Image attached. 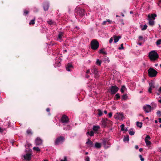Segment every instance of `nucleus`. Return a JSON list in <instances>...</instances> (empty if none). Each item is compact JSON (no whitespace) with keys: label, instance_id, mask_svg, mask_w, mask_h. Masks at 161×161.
Returning <instances> with one entry per match:
<instances>
[{"label":"nucleus","instance_id":"f257e3e1","mask_svg":"<svg viewBox=\"0 0 161 161\" xmlns=\"http://www.w3.org/2000/svg\"><path fill=\"white\" fill-rule=\"evenodd\" d=\"M148 57L151 61H154L158 60L159 55L155 51L153 50L149 53Z\"/></svg>","mask_w":161,"mask_h":161},{"label":"nucleus","instance_id":"f03ea898","mask_svg":"<svg viewBox=\"0 0 161 161\" xmlns=\"http://www.w3.org/2000/svg\"><path fill=\"white\" fill-rule=\"evenodd\" d=\"M148 73L149 77H154L157 75L158 72L153 68H150L148 70Z\"/></svg>","mask_w":161,"mask_h":161},{"label":"nucleus","instance_id":"7ed1b4c3","mask_svg":"<svg viewBox=\"0 0 161 161\" xmlns=\"http://www.w3.org/2000/svg\"><path fill=\"white\" fill-rule=\"evenodd\" d=\"M98 42L95 40L92 41L91 43V47L93 50L97 49L99 47Z\"/></svg>","mask_w":161,"mask_h":161},{"label":"nucleus","instance_id":"20e7f679","mask_svg":"<svg viewBox=\"0 0 161 161\" xmlns=\"http://www.w3.org/2000/svg\"><path fill=\"white\" fill-rule=\"evenodd\" d=\"M64 139L65 138L63 136H61L56 139L55 144L56 145L62 144L64 142Z\"/></svg>","mask_w":161,"mask_h":161},{"label":"nucleus","instance_id":"39448f33","mask_svg":"<svg viewBox=\"0 0 161 161\" xmlns=\"http://www.w3.org/2000/svg\"><path fill=\"white\" fill-rule=\"evenodd\" d=\"M91 71L92 73H91V75H92H92L94 74L95 77L96 78H97L99 77L98 72L96 67L95 66L93 67V68L92 69Z\"/></svg>","mask_w":161,"mask_h":161},{"label":"nucleus","instance_id":"423d86ee","mask_svg":"<svg viewBox=\"0 0 161 161\" xmlns=\"http://www.w3.org/2000/svg\"><path fill=\"white\" fill-rule=\"evenodd\" d=\"M114 118L115 119L122 120L124 118L123 114L122 113H117L114 115Z\"/></svg>","mask_w":161,"mask_h":161},{"label":"nucleus","instance_id":"0eeeda50","mask_svg":"<svg viewBox=\"0 0 161 161\" xmlns=\"http://www.w3.org/2000/svg\"><path fill=\"white\" fill-rule=\"evenodd\" d=\"M61 121L64 125L65 124L68 123L69 121L68 117L66 115H63L61 118Z\"/></svg>","mask_w":161,"mask_h":161},{"label":"nucleus","instance_id":"6e6552de","mask_svg":"<svg viewBox=\"0 0 161 161\" xmlns=\"http://www.w3.org/2000/svg\"><path fill=\"white\" fill-rule=\"evenodd\" d=\"M111 93L115 94L118 90L119 88L115 86H112L110 88Z\"/></svg>","mask_w":161,"mask_h":161},{"label":"nucleus","instance_id":"1a4fd4ad","mask_svg":"<svg viewBox=\"0 0 161 161\" xmlns=\"http://www.w3.org/2000/svg\"><path fill=\"white\" fill-rule=\"evenodd\" d=\"M143 109L146 113H148L150 112L151 110V107L149 105H146L143 107Z\"/></svg>","mask_w":161,"mask_h":161},{"label":"nucleus","instance_id":"9d476101","mask_svg":"<svg viewBox=\"0 0 161 161\" xmlns=\"http://www.w3.org/2000/svg\"><path fill=\"white\" fill-rule=\"evenodd\" d=\"M149 87L148 90V92L150 93H152V90L154 88V84L153 82H152L149 83Z\"/></svg>","mask_w":161,"mask_h":161},{"label":"nucleus","instance_id":"9b49d317","mask_svg":"<svg viewBox=\"0 0 161 161\" xmlns=\"http://www.w3.org/2000/svg\"><path fill=\"white\" fill-rule=\"evenodd\" d=\"M43 7L45 11H47L49 7V4L48 2H45L43 5Z\"/></svg>","mask_w":161,"mask_h":161},{"label":"nucleus","instance_id":"f8f14e48","mask_svg":"<svg viewBox=\"0 0 161 161\" xmlns=\"http://www.w3.org/2000/svg\"><path fill=\"white\" fill-rule=\"evenodd\" d=\"M148 20L149 21L148 23L151 26L153 25L154 24V20H153L151 18L150 15H148Z\"/></svg>","mask_w":161,"mask_h":161},{"label":"nucleus","instance_id":"ddd939ff","mask_svg":"<svg viewBox=\"0 0 161 161\" xmlns=\"http://www.w3.org/2000/svg\"><path fill=\"white\" fill-rule=\"evenodd\" d=\"M24 159L27 160H30L31 158V154L30 153H27L24 155Z\"/></svg>","mask_w":161,"mask_h":161},{"label":"nucleus","instance_id":"4468645a","mask_svg":"<svg viewBox=\"0 0 161 161\" xmlns=\"http://www.w3.org/2000/svg\"><path fill=\"white\" fill-rule=\"evenodd\" d=\"M66 68L68 71H71L72 69L73 68V66L71 64L69 63L66 66Z\"/></svg>","mask_w":161,"mask_h":161},{"label":"nucleus","instance_id":"2eb2a0df","mask_svg":"<svg viewBox=\"0 0 161 161\" xmlns=\"http://www.w3.org/2000/svg\"><path fill=\"white\" fill-rule=\"evenodd\" d=\"M63 35V33L62 32H60L59 33L58 37L57 38V40L60 42L62 41V37Z\"/></svg>","mask_w":161,"mask_h":161},{"label":"nucleus","instance_id":"dca6fc26","mask_svg":"<svg viewBox=\"0 0 161 161\" xmlns=\"http://www.w3.org/2000/svg\"><path fill=\"white\" fill-rule=\"evenodd\" d=\"M108 121V119L107 118H106L102 120L101 121V123L103 127H105L106 126L107 121Z\"/></svg>","mask_w":161,"mask_h":161},{"label":"nucleus","instance_id":"f3484780","mask_svg":"<svg viewBox=\"0 0 161 161\" xmlns=\"http://www.w3.org/2000/svg\"><path fill=\"white\" fill-rule=\"evenodd\" d=\"M103 144L104 145V147L105 148H107L109 147L110 144L109 142H106V141L104 140L103 142Z\"/></svg>","mask_w":161,"mask_h":161},{"label":"nucleus","instance_id":"a211bd4d","mask_svg":"<svg viewBox=\"0 0 161 161\" xmlns=\"http://www.w3.org/2000/svg\"><path fill=\"white\" fill-rule=\"evenodd\" d=\"M35 142L36 145H40L42 143V141L40 138H37L35 140Z\"/></svg>","mask_w":161,"mask_h":161},{"label":"nucleus","instance_id":"6ab92c4d","mask_svg":"<svg viewBox=\"0 0 161 161\" xmlns=\"http://www.w3.org/2000/svg\"><path fill=\"white\" fill-rule=\"evenodd\" d=\"M112 23V21L110 19H107L106 21H103L102 23V25H108V24H111Z\"/></svg>","mask_w":161,"mask_h":161},{"label":"nucleus","instance_id":"aec40b11","mask_svg":"<svg viewBox=\"0 0 161 161\" xmlns=\"http://www.w3.org/2000/svg\"><path fill=\"white\" fill-rule=\"evenodd\" d=\"M114 42L115 43H116L117 42L119 39H120L121 38V37L120 36H114Z\"/></svg>","mask_w":161,"mask_h":161},{"label":"nucleus","instance_id":"412c9836","mask_svg":"<svg viewBox=\"0 0 161 161\" xmlns=\"http://www.w3.org/2000/svg\"><path fill=\"white\" fill-rule=\"evenodd\" d=\"M86 144L92 147L93 145V143L92 142L88 139V141L86 143Z\"/></svg>","mask_w":161,"mask_h":161},{"label":"nucleus","instance_id":"4be33fe9","mask_svg":"<svg viewBox=\"0 0 161 161\" xmlns=\"http://www.w3.org/2000/svg\"><path fill=\"white\" fill-rule=\"evenodd\" d=\"M47 23L50 25H56V23L55 22L53 21L52 20L50 19L49 20L47 21Z\"/></svg>","mask_w":161,"mask_h":161},{"label":"nucleus","instance_id":"5701e85b","mask_svg":"<svg viewBox=\"0 0 161 161\" xmlns=\"http://www.w3.org/2000/svg\"><path fill=\"white\" fill-rule=\"evenodd\" d=\"M102 61L99 59H97L96 62V64L99 66H100L102 63Z\"/></svg>","mask_w":161,"mask_h":161},{"label":"nucleus","instance_id":"b1692460","mask_svg":"<svg viewBox=\"0 0 161 161\" xmlns=\"http://www.w3.org/2000/svg\"><path fill=\"white\" fill-rule=\"evenodd\" d=\"M100 127L99 126H94L93 127V130L95 131H97L99 129Z\"/></svg>","mask_w":161,"mask_h":161},{"label":"nucleus","instance_id":"393cba45","mask_svg":"<svg viewBox=\"0 0 161 161\" xmlns=\"http://www.w3.org/2000/svg\"><path fill=\"white\" fill-rule=\"evenodd\" d=\"M129 141V136L128 135H127L125 136L123 139V141L124 142H128Z\"/></svg>","mask_w":161,"mask_h":161},{"label":"nucleus","instance_id":"a878e982","mask_svg":"<svg viewBox=\"0 0 161 161\" xmlns=\"http://www.w3.org/2000/svg\"><path fill=\"white\" fill-rule=\"evenodd\" d=\"M95 147L97 148H100L101 147V144L99 143L96 142L95 144Z\"/></svg>","mask_w":161,"mask_h":161},{"label":"nucleus","instance_id":"bb28decb","mask_svg":"<svg viewBox=\"0 0 161 161\" xmlns=\"http://www.w3.org/2000/svg\"><path fill=\"white\" fill-rule=\"evenodd\" d=\"M157 15L155 14H152L150 15L151 18L152 19H153V20H154L155 19V18L156 17Z\"/></svg>","mask_w":161,"mask_h":161},{"label":"nucleus","instance_id":"cd10ccee","mask_svg":"<svg viewBox=\"0 0 161 161\" xmlns=\"http://www.w3.org/2000/svg\"><path fill=\"white\" fill-rule=\"evenodd\" d=\"M99 53L104 54H106L107 53L104 51V49H101L99 50Z\"/></svg>","mask_w":161,"mask_h":161},{"label":"nucleus","instance_id":"c85d7f7f","mask_svg":"<svg viewBox=\"0 0 161 161\" xmlns=\"http://www.w3.org/2000/svg\"><path fill=\"white\" fill-rule=\"evenodd\" d=\"M136 125L137 126L140 128H141L142 126V123L139 122H136Z\"/></svg>","mask_w":161,"mask_h":161},{"label":"nucleus","instance_id":"c756f323","mask_svg":"<svg viewBox=\"0 0 161 161\" xmlns=\"http://www.w3.org/2000/svg\"><path fill=\"white\" fill-rule=\"evenodd\" d=\"M156 44L157 46H158L161 45V39L158 40L156 42Z\"/></svg>","mask_w":161,"mask_h":161},{"label":"nucleus","instance_id":"7c9ffc66","mask_svg":"<svg viewBox=\"0 0 161 161\" xmlns=\"http://www.w3.org/2000/svg\"><path fill=\"white\" fill-rule=\"evenodd\" d=\"M145 141L147 146H148L151 144V143L150 141L148 140H145Z\"/></svg>","mask_w":161,"mask_h":161},{"label":"nucleus","instance_id":"2f4dec72","mask_svg":"<svg viewBox=\"0 0 161 161\" xmlns=\"http://www.w3.org/2000/svg\"><path fill=\"white\" fill-rule=\"evenodd\" d=\"M87 134H89L91 136H92L94 135V132L93 131H91L90 132H87Z\"/></svg>","mask_w":161,"mask_h":161},{"label":"nucleus","instance_id":"473e14b6","mask_svg":"<svg viewBox=\"0 0 161 161\" xmlns=\"http://www.w3.org/2000/svg\"><path fill=\"white\" fill-rule=\"evenodd\" d=\"M27 133L29 135H31L32 134V133L31 132V129H28L27 130Z\"/></svg>","mask_w":161,"mask_h":161},{"label":"nucleus","instance_id":"72a5a7b5","mask_svg":"<svg viewBox=\"0 0 161 161\" xmlns=\"http://www.w3.org/2000/svg\"><path fill=\"white\" fill-rule=\"evenodd\" d=\"M97 111L98 112V114L99 116H101L103 115V112L101 110L99 109Z\"/></svg>","mask_w":161,"mask_h":161},{"label":"nucleus","instance_id":"f704fd0d","mask_svg":"<svg viewBox=\"0 0 161 161\" xmlns=\"http://www.w3.org/2000/svg\"><path fill=\"white\" fill-rule=\"evenodd\" d=\"M63 129L64 130L66 129L69 130L71 129V127L70 125H67V127H64Z\"/></svg>","mask_w":161,"mask_h":161},{"label":"nucleus","instance_id":"c9c22d12","mask_svg":"<svg viewBox=\"0 0 161 161\" xmlns=\"http://www.w3.org/2000/svg\"><path fill=\"white\" fill-rule=\"evenodd\" d=\"M147 25H143V27L142 28V31H144L145 30H146L147 28Z\"/></svg>","mask_w":161,"mask_h":161},{"label":"nucleus","instance_id":"e433bc0d","mask_svg":"<svg viewBox=\"0 0 161 161\" xmlns=\"http://www.w3.org/2000/svg\"><path fill=\"white\" fill-rule=\"evenodd\" d=\"M35 19H34L32 20H31L29 24L30 25L31 24H35Z\"/></svg>","mask_w":161,"mask_h":161},{"label":"nucleus","instance_id":"4c0bfd02","mask_svg":"<svg viewBox=\"0 0 161 161\" xmlns=\"http://www.w3.org/2000/svg\"><path fill=\"white\" fill-rule=\"evenodd\" d=\"M134 133H135L134 131L132 130H130L129 131V134L131 136L134 135Z\"/></svg>","mask_w":161,"mask_h":161},{"label":"nucleus","instance_id":"58836bf2","mask_svg":"<svg viewBox=\"0 0 161 161\" xmlns=\"http://www.w3.org/2000/svg\"><path fill=\"white\" fill-rule=\"evenodd\" d=\"M33 150H36L37 151H40V149L38 147H34L33 148Z\"/></svg>","mask_w":161,"mask_h":161},{"label":"nucleus","instance_id":"ea45409f","mask_svg":"<svg viewBox=\"0 0 161 161\" xmlns=\"http://www.w3.org/2000/svg\"><path fill=\"white\" fill-rule=\"evenodd\" d=\"M125 87L124 86H122L120 90V91L122 93H123L124 92V89H125Z\"/></svg>","mask_w":161,"mask_h":161},{"label":"nucleus","instance_id":"a19ab883","mask_svg":"<svg viewBox=\"0 0 161 161\" xmlns=\"http://www.w3.org/2000/svg\"><path fill=\"white\" fill-rule=\"evenodd\" d=\"M115 97L117 100H118L120 97V96L119 94L118 93L116 94L115 95Z\"/></svg>","mask_w":161,"mask_h":161},{"label":"nucleus","instance_id":"79ce46f5","mask_svg":"<svg viewBox=\"0 0 161 161\" xmlns=\"http://www.w3.org/2000/svg\"><path fill=\"white\" fill-rule=\"evenodd\" d=\"M124 49V47H123V44H121L120 45V47H119V50H123Z\"/></svg>","mask_w":161,"mask_h":161},{"label":"nucleus","instance_id":"37998d69","mask_svg":"<svg viewBox=\"0 0 161 161\" xmlns=\"http://www.w3.org/2000/svg\"><path fill=\"white\" fill-rule=\"evenodd\" d=\"M124 126H125V125H124L123 124H122L120 125V128H121V130H122V131L124 130Z\"/></svg>","mask_w":161,"mask_h":161},{"label":"nucleus","instance_id":"c03bdc74","mask_svg":"<svg viewBox=\"0 0 161 161\" xmlns=\"http://www.w3.org/2000/svg\"><path fill=\"white\" fill-rule=\"evenodd\" d=\"M157 114L158 115V117H160L161 116V111H158L157 112Z\"/></svg>","mask_w":161,"mask_h":161},{"label":"nucleus","instance_id":"a18cd8bd","mask_svg":"<svg viewBox=\"0 0 161 161\" xmlns=\"http://www.w3.org/2000/svg\"><path fill=\"white\" fill-rule=\"evenodd\" d=\"M150 139L151 138L150 137V136L148 135H147L145 139V140H150Z\"/></svg>","mask_w":161,"mask_h":161},{"label":"nucleus","instance_id":"49530a36","mask_svg":"<svg viewBox=\"0 0 161 161\" xmlns=\"http://www.w3.org/2000/svg\"><path fill=\"white\" fill-rule=\"evenodd\" d=\"M29 13V12L27 10H25L24 11V15H26L27 14Z\"/></svg>","mask_w":161,"mask_h":161},{"label":"nucleus","instance_id":"de8ad7c7","mask_svg":"<svg viewBox=\"0 0 161 161\" xmlns=\"http://www.w3.org/2000/svg\"><path fill=\"white\" fill-rule=\"evenodd\" d=\"M139 157L140 158V160L141 161H144V158L142 157V156L141 155H139Z\"/></svg>","mask_w":161,"mask_h":161},{"label":"nucleus","instance_id":"09e8293b","mask_svg":"<svg viewBox=\"0 0 161 161\" xmlns=\"http://www.w3.org/2000/svg\"><path fill=\"white\" fill-rule=\"evenodd\" d=\"M85 161H90V158L88 156H86L85 157Z\"/></svg>","mask_w":161,"mask_h":161},{"label":"nucleus","instance_id":"8fccbe9b","mask_svg":"<svg viewBox=\"0 0 161 161\" xmlns=\"http://www.w3.org/2000/svg\"><path fill=\"white\" fill-rule=\"evenodd\" d=\"M108 116L109 117L111 118L112 116V113L111 112L109 113L108 114Z\"/></svg>","mask_w":161,"mask_h":161},{"label":"nucleus","instance_id":"3c124183","mask_svg":"<svg viewBox=\"0 0 161 161\" xmlns=\"http://www.w3.org/2000/svg\"><path fill=\"white\" fill-rule=\"evenodd\" d=\"M113 41V39L112 38H111L109 40V42L111 43Z\"/></svg>","mask_w":161,"mask_h":161},{"label":"nucleus","instance_id":"603ef678","mask_svg":"<svg viewBox=\"0 0 161 161\" xmlns=\"http://www.w3.org/2000/svg\"><path fill=\"white\" fill-rule=\"evenodd\" d=\"M67 161V158H66V157H64V159H61V161Z\"/></svg>","mask_w":161,"mask_h":161},{"label":"nucleus","instance_id":"864d4df0","mask_svg":"<svg viewBox=\"0 0 161 161\" xmlns=\"http://www.w3.org/2000/svg\"><path fill=\"white\" fill-rule=\"evenodd\" d=\"M90 72V69L87 70L86 73L87 74H88Z\"/></svg>","mask_w":161,"mask_h":161},{"label":"nucleus","instance_id":"5fc2aeb1","mask_svg":"<svg viewBox=\"0 0 161 161\" xmlns=\"http://www.w3.org/2000/svg\"><path fill=\"white\" fill-rule=\"evenodd\" d=\"M126 96V95H123L122 96V98L123 99H126V98H125Z\"/></svg>","mask_w":161,"mask_h":161},{"label":"nucleus","instance_id":"6e6d98bb","mask_svg":"<svg viewBox=\"0 0 161 161\" xmlns=\"http://www.w3.org/2000/svg\"><path fill=\"white\" fill-rule=\"evenodd\" d=\"M139 39L140 40H142L143 39V37L142 36H140L139 37Z\"/></svg>","mask_w":161,"mask_h":161},{"label":"nucleus","instance_id":"4d7b16f0","mask_svg":"<svg viewBox=\"0 0 161 161\" xmlns=\"http://www.w3.org/2000/svg\"><path fill=\"white\" fill-rule=\"evenodd\" d=\"M158 91L159 92L161 93V86L159 88Z\"/></svg>","mask_w":161,"mask_h":161},{"label":"nucleus","instance_id":"13d9d810","mask_svg":"<svg viewBox=\"0 0 161 161\" xmlns=\"http://www.w3.org/2000/svg\"><path fill=\"white\" fill-rule=\"evenodd\" d=\"M135 148L136 149H138L139 148V147L138 146V145H136L135 146Z\"/></svg>","mask_w":161,"mask_h":161},{"label":"nucleus","instance_id":"bf43d9fd","mask_svg":"<svg viewBox=\"0 0 161 161\" xmlns=\"http://www.w3.org/2000/svg\"><path fill=\"white\" fill-rule=\"evenodd\" d=\"M46 111L48 112H49L50 111V109L48 108H47L46 109Z\"/></svg>","mask_w":161,"mask_h":161},{"label":"nucleus","instance_id":"052dcab7","mask_svg":"<svg viewBox=\"0 0 161 161\" xmlns=\"http://www.w3.org/2000/svg\"><path fill=\"white\" fill-rule=\"evenodd\" d=\"M143 150V149L142 148H140L139 149V151L140 152H141Z\"/></svg>","mask_w":161,"mask_h":161},{"label":"nucleus","instance_id":"680f3d73","mask_svg":"<svg viewBox=\"0 0 161 161\" xmlns=\"http://www.w3.org/2000/svg\"><path fill=\"white\" fill-rule=\"evenodd\" d=\"M158 121H159V122L160 123H161V118H159L158 119Z\"/></svg>","mask_w":161,"mask_h":161},{"label":"nucleus","instance_id":"e2e57ef3","mask_svg":"<svg viewBox=\"0 0 161 161\" xmlns=\"http://www.w3.org/2000/svg\"><path fill=\"white\" fill-rule=\"evenodd\" d=\"M82 12H83V13H82V14L81 15H84V10H82Z\"/></svg>","mask_w":161,"mask_h":161},{"label":"nucleus","instance_id":"0e129e2a","mask_svg":"<svg viewBox=\"0 0 161 161\" xmlns=\"http://www.w3.org/2000/svg\"><path fill=\"white\" fill-rule=\"evenodd\" d=\"M104 113L105 114H106L107 113V111L106 110H105L104 111Z\"/></svg>","mask_w":161,"mask_h":161},{"label":"nucleus","instance_id":"69168bd1","mask_svg":"<svg viewBox=\"0 0 161 161\" xmlns=\"http://www.w3.org/2000/svg\"><path fill=\"white\" fill-rule=\"evenodd\" d=\"M158 65V64H154V66H156V67Z\"/></svg>","mask_w":161,"mask_h":161},{"label":"nucleus","instance_id":"338daca9","mask_svg":"<svg viewBox=\"0 0 161 161\" xmlns=\"http://www.w3.org/2000/svg\"><path fill=\"white\" fill-rule=\"evenodd\" d=\"M158 102H159L160 103H161V99L159 100H158Z\"/></svg>","mask_w":161,"mask_h":161},{"label":"nucleus","instance_id":"774afa93","mask_svg":"<svg viewBox=\"0 0 161 161\" xmlns=\"http://www.w3.org/2000/svg\"><path fill=\"white\" fill-rule=\"evenodd\" d=\"M161 3V0H160L159 1V3H158V4H160Z\"/></svg>","mask_w":161,"mask_h":161}]
</instances>
